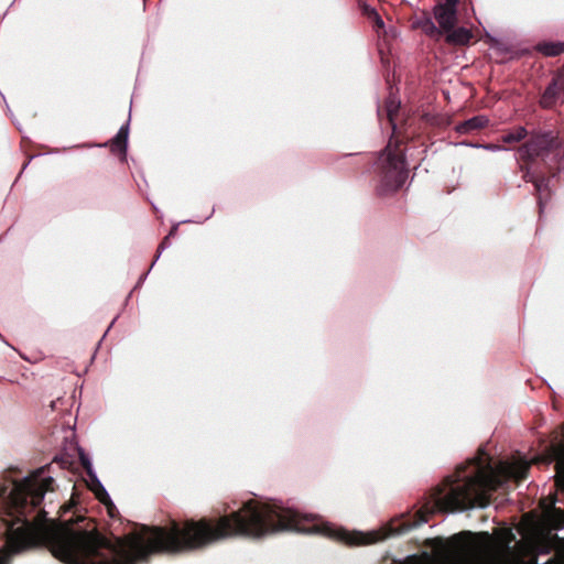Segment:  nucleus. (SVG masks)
<instances>
[{"mask_svg": "<svg viewBox=\"0 0 564 564\" xmlns=\"http://www.w3.org/2000/svg\"><path fill=\"white\" fill-rule=\"evenodd\" d=\"M53 489V477L44 468L37 469L9 494L7 546L0 551V564H7L12 554L37 544H46L53 555L68 564H133L149 555L196 549L224 538L245 535L261 538L284 530L321 534L349 545L373 543V531L349 532L324 522L313 514L301 516L278 503H246L230 517L209 522L188 521L183 529L145 528L123 539L110 541L93 524L48 521L40 513L32 522L26 520L45 494Z\"/></svg>", "mask_w": 564, "mask_h": 564, "instance_id": "obj_1", "label": "nucleus"}, {"mask_svg": "<svg viewBox=\"0 0 564 564\" xmlns=\"http://www.w3.org/2000/svg\"><path fill=\"white\" fill-rule=\"evenodd\" d=\"M529 466V462L519 459L501 462L496 469L479 468L477 474L465 484L453 487L444 497V503L452 512L465 511L475 507L485 508L489 502V492L500 485V475L521 479L525 477Z\"/></svg>", "mask_w": 564, "mask_h": 564, "instance_id": "obj_2", "label": "nucleus"}, {"mask_svg": "<svg viewBox=\"0 0 564 564\" xmlns=\"http://www.w3.org/2000/svg\"><path fill=\"white\" fill-rule=\"evenodd\" d=\"M554 457L556 459L557 485L564 489V443L554 448ZM543 520L535 522L524 533V540L528 546V553H549L551 550V538L545 528L562 529L564 528V511L546 507L543 502Z\"/></svg>", "mask_w": 564, "mask_h": 564, "instance_id": "obj_3", "label": "nucleus"}, {"mask_svg": "<svg viewBox=\"0 0 564 564\" xmlns=\"http://www.w3.org/2000/svg\"><path fill=\"white\" fill-rule=\"evenodd\" d=\"M458 564H511L509 557L498 550L496 541L487 533L474 535L467 544L466 554Z\"/></svg>", "mask_w": 564, "mask_h": 564, "instance_id": "obj_4", "label": "nucleus"}, {"mask_svg": "<svg viewBox=\"0 0 564 564\" xmlns=\"http://www.w3.org/2000/svg\"><path fill=\"white\" fill-rule=\"evenodd\" d=\"M433 14L438 29L443 32H449L457 22V9L436 4Z\"/></svg>", "mask_w": 564, "mask_h": 564, "instance_id": "obj_5", "label": "nucleus"}, {"mask_svg": "<svg viewBox=\"0 0 564 564\" xmlns=\"http://www.w3.org/2000/svg\"><path fill=\"white\" fill-rule=\"evenodd\" d=\"M562 94H564V74L557 75L552 84L545 89L541 98L542 107H552Z\"/></svg>", "mask_w": 564, "mask_h": 564, "instance_id": "obj_6", "label": "nucleus"}, {"mask_svg": "<svg viewBox=\"0 0 564 564\" xmlns=\"http://www.w3.org/2000/svg\"><path fill=\"white\" fill-rule=\"evenodd\" d=\"M79 459H80L82 465L86 468L88 475L91 477L93 481L95 482L96 496L99 498L100 501L106 502V500L109 498L108 492L106 491L105 487L99 481L96 474L94 473L90 458L84 453V451H80Z\"/></svg>", "mask_w": 564, "mask_h": 564, "instance_id": "obj_7", "label": "nucleus"}, {"mask_svg": "<svg viewBox=\"0 0 564 564\" xmlns=\"http://www.w3.org/2000/svg\"><path fill=\"white\" fill-rule=\"evenodd\" d=\"M446 33V41L455 45H465L471 39V32L466 28L452 29Z\"/></svg>", "mask_w": 564, "mask_h": 564, "instance_id": "obj_8", "label": "nucleus"}, {"mask_svg": "<svg viewBox=\"0 0 564 564\" xmlns=\"http://www.w3.org/2000/svg\"><path fill=\"white\" fill-rule=\"evenodd\" d=\"M416 26H419L426 35L431 37H440L442 35V31L436 26L435 22L426 17L416 22Z\"/></svg>", "mask_w": 564, "mask_h": 564, "instance_id": "obj_9", "label": "nucleus"}, {"mask_svg": "<svg viewBox=\"0 0 564 564\" xmlns=\"http://www.w3.org/2000/svg\"><path fill=\"white\" fill-rule=\"evenodd\" d=\"M389 164L393 166L392 173L395 176V187H399L404 183L406 178L404 162L402 160H397L395 158L389 156Z\"/></svg>", "mask_w": 564, "mask_h": 564, "instance_id": "obj_10", "label": "nucleus"}, {"mask_svg": "<svg viewBox=\"0 0 564 564\" xmlns=\"http://www.w3.org/2000/svg\"><path fill=\"white\" fill-rule=\"evenodd\" d=\"M488 122H489V120H488L487 117H485V116H477V117L468 119L467 121L462 123L458 127V131L459 132H469L471 130H476V129H479V128H482V127L487 126Z\"/></svg>", "mask_w": 564, "mask_h": 564, "instance_id": "obj_11", "label": "nucleus"}, {"mask_svg": "<svg viewBox=\"0 0 564 564\" xmlns=\"http://www.w3.org/2000/svg\"><path fill=\"white\" fill-rule=\"evenodd\" d=\"M128 135H129V127L128 123L122 126L113 138L112 144L118 148V150L126 154L127 144H128Z\"/></svg>", "mask_w": 564, "mask_h": 564, "instance_id": "obj_12", "label": "nucleus"}, {"mask_svg": "<svg viewBox=\"0 0 564 564\" xmlns=\"http://www.w3.org/2000/svg\"><path fill=\"white\" fill-rule=\"evenodd\" d=\"M539 50L546 56H556L564 52L563 43H544L539 46Z\"/></svg>", "mask_w": 564, "mask_h": 564, "instance_id": "obj_13", "label": "nucleus"}, {"mask_svg": "<svg viewBox=\"0 0 564 564\" xmlns=\"http://www.w3.org/2000/svg\"><path fill=\"white\" fill-rule=\"evenodd\" d=\"M527 135V130L524 127H518L513 132L507 133L503 135L502 140L506 143L519 142L524 139Z\"/></svg>", "mask_w": 564, "mask_h": 564, "instance_id": "obj_14", "label": "nucleus"}, {"mask_svg": "<svg viewBox=\"0 0 564 564\" xmlns=\"http://www.w3.org/2000/svg\"><path fill=\"white\" fill-rule=\"evenodd\" d=\"M364 12L370 18L373 20V22L377 24L378 28H383L384 26V22L383 20L381 19V17L378 14V12L376 11V9L369 7V6H364Z\"/></svg>", "mask_w": 564, "mask_h": 564, "instance_id": "obj_15", "label": "nucleus"}, {"mask_svg": "<svg viewBox=\"0 0 564 564\" xmlns=\"http://www.w3.org/2000/svg\"><path fill=\"white\" fill-rule=\"evenodd\" d=\"M458 1L459 0H445L444 2L438 3V4L443 6V7H449V8L456 9V6H457Z\"/></svg>", "mask_w": 564, "mask_h": 564, "instance_id": "obj_16", "label": "nucleus"}, {"mask_svg": "<svg viewBox=\"0 0 564 564\" xmlns=\"http://www.w3.org/2000/svg\"><path fill=\"white\" fill-rule=\"evenodd\" d=\"M477 148H484V149H487L489 151H492V152H497V151H500L501 148L498 147V145H476Z\"/></svg>", "mask_w": 564, "mask_h": 564, "instance_id": "obj_17", "label": "nucleus"}, {"mask_svg": "<svg viewBox=\"0 0 564 564\" xmlns=\"http://www.w3.org/2000/svg\"><path fill=\"white\" fill-rule=\"evenodd\" d=\"M392 112H393V109L389 108V116H390V118H392Z\"/></svg>", "mask_w": 564, "mask_h": 564, "instance_id": "obj_18", "label": "nucleus"}]
</instances>
